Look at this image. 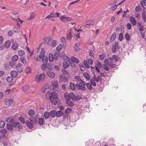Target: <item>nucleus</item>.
Listing matches in <instances>:
<instances>
[{"instance_id":"nucleus-44","label":"nucleus","mask_w":146,"mask_h":146,"mask_svg":"<svg viewBox=\"0 0 146 146\" xmlns=\"http://www.w3.org/2000/svg\"><path fill=\"white\" fill-rule=\"evenodd\" d=\"M62 74L64 75H68L69 74L68 72L64 69H62Z\"/></svg>"},{"instance_id":"nucleus-30","label":"nucleus","mask_w":146,"mask_h":146,"mask_svg":"<svg viewBox=\"0 0 146 146\" xmlns=\"http://www.w3.org/2000/svg\"><path fill=\"white\" fill-rule=\"evenodd\" d=\"M83 75L86 79L88 80H89L90 79V75L87 73H84L83 74Z\"/></svg>"},{"instance_id":"nucleus-22","label":"nucleus","mask_w":146,"mask_h":146,"mask_svg":"<svg viewBox=\"0 0 146 146\" xmlns=\"http://www.w3.org/2000/svg\"><path fill=\"white\" fill-rule=\"evenodd\" d=\"M38 123L40 125H43L44 123V120L43 118L40 117L38 119Z\"/></svg>"},{"instance_id":"nucleus-42","label":"nucleus","mask_w":146,"mask_h":146,"mask_svg":"<svg viewBox=\"0 0 146 146\" xmlns=\"http://www.w3.org/2000/svg\"><path fill=\"white\" fill-rule=\"evenodd\" d=\"M82 99V97L80 95H77L76 96H75L74 100H79Z\"/></svg>"},{"instance_id":"nucleus-4","label":"nucleus","mask_w":146,"mask_h":146,"mask_svg":"<svg viewBox=\"0 0 146 146\" xmlns=\"http://www.w3.org/2000/svg\"><path fill=\"white\" fill-rule=\"evenodd\" d=\"M6 121L10 123L13 127H16L17 126V123L13 119H11L10 117L7 118Z\"/></svg>"},{"instance_id":"nucleus-23","label":"nucleus","mask_w":146,"mask_h":146,"mask_svg":"<svg viewBox=\"0 0 146 146\" xmlns=\"http://www.w3.org/2000/svg\"><path fill=\"white\" fill-rule=\"evenodd\" d=\"M71 58L72 61L73 62H74L77 64L79 63V60L74 57L72 56L71 57Z\"/></svg>"},{"instance_id":"nucleus-21","label":"nucleus","mask_w":146,"mask_h":146,"mask_svg":"<svg viewBox=\"0 0 146 146\" xmlns=\"http://www.w3.org/2000/svg\"><path fill=\"white\" fill-rule=\"evenodd\" d=\"M28 113L30 117L33 116L35 115V111L31 109L28 111Z\"/></svg>"},{"instance_id":"nucleus-3","label":"nucleus","mask_w":146,"mask_h":146,"mask_svg":"<svg viewBox=\"0 0 146 146\" xmlns=\"http://www.w3.org/2000/svg\"><path fill=\"white\" fill-rule=\"evenodd\" d=\"M23 67L21 63L17 64L15 66V69L18 73H21L23 71Z\"/></svg>"},{"instance_id":"nucleus-7","label":"nucleus","mask_w":146,"mask_h":146,"mask_svg":"<svg viewBox=\"0 0 146 146\" xmlns=\"http://www.w3.org/2000/svg\"><path fill=\"white\" fill-rule=\"evenodd\" d=\"M120 48V47L118 46V42H116L114 46H113L112 48V50L113 53H115L116 52L117 50Z\"/></svg>"},{"instance_id":"nucleus-51","label":"nucleus","mask_w":146,"mask_h":146,"mask_svg":"<svg viewBox=\"0 0 146 146\" xmlns=\"http://www.w3.org/2000/svg\"><path fill=\"white\" fill-rule=\"evenodd\" d=\"M62 44H60L56 48V50L57 51H59L60 50H61V49L62 48Z\"/></svg>"},{"instance_id":"nucleus-18","label":"nucleus","mask_w":146,"mask_h":146,"mask_svg":"<svg viewBox=\"0 0 146 146\" xmlns=\"http://www.w3.org/2000/svg\"><path fill=\"white\" fill-rule=\"evenodd\" d=\"M137 27L139 28V31L140 32L143 31L144 29L143 27L142 26L141 23L140 22H138L137 24Z\"/></svg>"},{"instance_id":"nucleus-56","label":"nucleus","mask_w":146,"mask_h":146,"mask_svg":"<svg viewBox=\"0 0 146 146\" xmlns=\"http://www.w3.org/2000/svg\"><path fill=\"white\" fill-rule=\"evenodd\" d=\"M17 128H18L19 129H21L22 128V126L21 124L19 122L17 123Z\"/></svg>"},{"instance_id":"nucleus-11","label":"nucleus","mask_w":146,"mask_h":146,"mask_svg":"<svg viewBox=\"0 0 146 146\" xmlns=\"http://www.w3.org/2000/svg\"><path fill=\"white\" fill-rule=\"evenodd\" d=\"M47 74L51 78H53L55 76V74L54 72L50 71H48L47 72Z\"/></svg>"},{"instance_id":"nucleus-55","label":"nucleus","mask_w":146,"mask_h":146,"mask_svg":"<svg viewBox=\"0 0 146 146\" xmlns=\"http://www.w3.org/2000/svg\"><path fill=\"white\" fill-rule=\"evenodd\" d=\"M56 41L55 40H53L52 41V42L51 43V45L52 47H54L56 46Z\"/></svg>"},{"instance_id":"nucleus-8","label":"nucleus","mask_w":146,"mask_h":146,"mask_svg":"<svg viewBox=\"0 0 146 146\" xmlns=\"http://www.w3.org/2000/svg\"><path fill=\"white\" fill-rule=\"evenodd\" d=\"M29 120L33 124H36L37 123V120L35 117H30Z\"/></svg>"},{"instance_id":"nucleus-10","label":"nucleus","mask_w":146,"mask_h":146,"mask_svg":"<svg viewBox=\"0 0 146 146\" xmlns=\"http://www.w3.org/2000/svg\"><path fill=\"white\" fill-rule=\"evenodd\" d=\"M130 21L132 24L134 26H135L137 24L135 18L132 16H131L130 17Z\"/></svg>"},{"instance_id":"nucleus-32","label":"nucleus","mask_w":146,"mask_h":146,"mask_svg":"<svg viewBox=\"0 0 146 146\" xmlns=\"http://www.w3.org/2000/svg\"><path fill=\"white\" fill-rule=\"evenodd\" d=\"M70 89L72 90H74L76 89L75 85L72 82L70 83Z\"/></svg>"},{"instance_id":"nucleus-12","label":"nucleus","mask_w":146,"mask_h":146,"mask_svg":"<svg viewBox=\"0 0 146 146\" xmlns=\"http://www.w3.org/2000/svg\"><path fill=\"white\" fill-rule=\"evenodd\" d=\"M18 72L16 71L12 70L11 72V74L13 78H15L18 75Z\"/></svg>"},{"instance_id":"nucleus-27","label":"nucleus","mask_w":146,"mask_h":146,"mask_svg":"<svg viewBox=\"0 0 146 146\" xmlns=\"http://www.w3.org/2000/svg\"><path fill=\"white\" fill-rule=\"evenodd\" d=\"M116 37V33L114 32L113 33L111 36L110 41H113L115 39Z\"/></svg>"},{"instance_id":"nucleus-64","label":"nucleus","mask_w":146,"mask_h":146,"mask_svg":"<svg viewBox=\"0 0 146 146\" xmlns=\"http://www.w3.org/2000/svg\"><path fill=\"white\" fill-rule=\"evenodd\" d=\"M100 59V60H103L105 58V55L104 54H101L99 55Z\"/></svg>"},{"instance_id":"nucleus-29","label":"nucleus","mask_w":146,"mask_h":146,"mask_svg":"<svg viewBox=\"0 0 146 146\" xmlns=\"http://www.w3.org/2000/svg\"><path fill=\"white\" fill-rule=\"evenodd\" d=\"M64 55H62V58L65 61L68 62L70 60V58L68 56H66L64 53Z\"/></svg>"},{"instance_id":"nucleus-14","label":"nucleus","mask_w":146,"mask_h":146,"mask_svg":"<svg viewBox=\"0 0 146 146\" xmlns=\"http://www.w3.org/2000/svg\"><path fill=\"white\" fill-rule=\"evenodd\" d=\"M60 52L56 51L55 52L54 55V59L56 60L58 59L59 57Z\"/></svg>"},{"instance_id":"nucleus-48","label":"nucleus","mask_w":146,"mask_h":146,"mask_svg":"<svg viewBox=\"0 0 146 146\" xmlns=\"http://www.w3.org/2000/svg\"><path fill=\"white\" fill-rule=\"evenodd\" d=\"M84 64L86 68H90V67L88 64L86 60H84Z\"/></svg>"},{"instance_id":"nucleus-39","label":"nucleus","mask_w":146,"mask_h":146,"mask_svg":"<svg viewBox=\"0 0 146 146\" xmlns=\"http://www.w3.org/2000/svg\"><path fill=\"white\" fill-rule=\"evenodd\" d=\"M9 66L11 67H14L16 66V63L12 61H10L9 62Z\"/></svg>"},{"instance_id":"nucleus-49","label":"nucleus","mask_w":146,"mask_h":146,"mask_svg":"<svg viewBox=\"0 0 146 146\" xmlns=\"http://www.w3.org/2000/svg\"><path fill=\"white\" fill-rule=\"evenodd\" d=\"M70 97L72 100H74L75 97V95L73 93H71L69 94Z\"/></svg>"},{"instance_id":"nucleus-59","label":"nucleus","mask_w":146,"mask_h":146,"mask_svg":"<svg viewBox=\"0 0 146 146\" xmlns=\"http://www.w3.org/2000/svg\"><path fill=\"white\" fill-rule=\"evenodd\" d=\"M35 15L34 13H32L31 14V15L30 17L28 19V20H30L34 19L35 17Z\"/></svg>"},{"instance_id":"nucleus-35","label":"nucleus","mask_w":146,"mask_h":146,"mask_svg":"<svg viewBox=\"0 0 146 146\" xmlns=\"http://www.w3.org/2000/svg\"><path fill=\"white\" fill-rule=\"evenodd\" d=\"M142 17L144 22H146V15L145 12L142 13Z\"/></svg>"},{"instance_id":"nucleus-24","label":"nucleus","mask_w":146,"mask_h":146,"mask_svg":"<svg viewBox=\"0 0 146 146\" xmlns=\"http://www.w3.org/2000/svg\"><path fill=\"white\" fill-rule=\"evenodd\" d=\"M56 116L57 117H60L63 114V112L61 110H58L56 112Z\"/></svg>"},{"instance_id":"nucleus-6","label":"nucleus","mask_w":146,"mask_h":146,"mask_svg":"<svg viewBox=\"0 0 146 146\" xmlns=\"http://www.w3.org/2000/svg\"><path fill=\"white\" fill-rule=\"evenodd\" d=\"M4 103L7 105H11L14 104V102L12 99H7L5 101Z\"/></svg>"},{"instance_id":"nucleus-2","label":"nucleus","mask_w":146,"mask_h":146,"mask_svg":"<svg viewBox=\"0 0 146 146\" xmlns=\"http://www.w3.org/2000/svg\"><path fill=\"white\" fill-rule=\"evenodd\" d=\"M45 76L43 74H41L40 75H37L35 77V80L38 82H39L41 80H43L45 78Z\"/></svg>"},{"instance_id":"nucleus-50","label":"nucleus","mask_w":146,"mask_h":146,"mask_svg":"<svg viewBox=\"0 0 146 146\" xmlns=\"http://www.w3.org/2000/svg\"><path fill=\"white\" fill-rule=\"evenodd\" d=\"M61 18H64L65 19H66L67 21H69L72 20V19L71 18L68 17H66L64 16H62Z\"/></svg>"},{"instance_id":"nucleus-46","label":"nucleus","mask_w":146,"mask_h":146,"mask_svg":"<svg viewBox=\"0 0 146 146\" xmlns=\"http://www.w3.org/2000/svg\"><path fill=\"white\" fill-rule=\"evenodd\" d=\"M123 35L122 33H120L119 36V40L120 41H122L123 39Z\"/></svg>"},{"instance_id":"nucleus-62","label":"nucleus","mask_w":146,"mask_h":146,"mask_svg":"<svg viewBox=\"0 0 146 146\" xmlns=\"http://www.w3.org/2000/svg\"><path fill=\"white\" fill-rule=\"evenodd\" d=\"M48 65L49 64L48 63L46 64V65L44 64H42L41 66L42 69H45V67H46V68H48Z\"/></svg>"},{"instance_id":"nucleus-47","label":"nucleus","mask_w":146,"mask_h":146,"mask_svg":"<svg viewBox=\"0 0 146 146\" xmlns=\"http://www.w3.org/2000/svg\"><path fill=\"white\" fill-rule=\"evenodd\" d=\"M5 125V123L3 121H0V127L1 128H3Z\"/></svg>"},{"instance_id":"nucleus-28","label":"nucleus","mask_w":146,"mask_h":146,"mask_svg":"<svg viewBox=\"0 0 146 146\" xmlns=\"http://www.w3.org/2000/svg\"><path fill=\"white\" fill-rule=\"evenodd\" d=\"M13 127L10 124L8 123L7 124V128L8 130L11 131L13 130Z\"/></svg>"},{"instance_id":"nucleus-54","label":"nucleus","mask_w":146,"mask_h":146,"mask_svg":"<svg viewBox=\"0 0 146 146\" xmlns=\"http://www.w3.org/2000/svg\"><path fill=\"white\" fill-rule=\"evenodd\" d=\"M141 8L140 6H138L135 7V10L136 12L141 11Z\"/></svg>"},{"instance_id":"nucleus-38","label":"nucleus","mask_w":146,"mask_h":146,"mask_svg":"<svg viewBox=\"0 0 146 146\" xmlns=\"http://www.w3.org/2000/svg\"><path fill=\"white\" fill-rule=\"evenodd\" d=\"M107 65L111 68H114L115 67L116 65L113 63L111 62H109L107 64Z\"/></svg>"},{"instance_id":"nucleus-5","label":"nucleus","mask_w":146,"mask_h":146,"mask_svg":"<svg viewBox=\"0 0 146 146\" xmlns=\"http://www.w3.org/2000/svg\"><path fill=\"white\" fill-rule=\"evenodd\" d=\"M76 86L77 88L82 91H85L86 90V88L84 85L81 83V82H79V84H76Z\"/></svg>"},{"instance_id":"nucleus-37","label":"nucleus","mask_w":146,"mask_h":146,"mask_svg":"<svg viewBox=\"0 0 146 146\" xmlns=\"http://www.w3.org/2000/svg\"><path fill=\"white\" fill-rule=\"evenodd\" d=\"M44 117L46 119H47L48 118L50 115V113L46 111L44 113Z\"/></svg>"},{"instance_id":"nucleus-53","label":"nucleus","mask_w":146,"mask_h":146,"mask_svg":"<svg viewBox=\"0 0 146 146\" xmlns=\"http://www.w3.org/2000/svg\"><path fill=\"white\" fill-rule=\"evenodd\" d=\"M7 129H1L0 130V133L3 134H5L7 132Z\"/></svg>"},{"instance_id":"nucleus-58","label":"nucleus","mask_w":146,"mask_h":146,"mask_svg":"<svg viewBox=\"0 0 146 146\" xmlns=\"http://www.w3.org/2000/svg\"><path fill=\"white\" fill-rule=\"evenodd\" d=\"M72 111V110L70 108H68L65 110V112L69 114Z\"/></svg>"},{"instance_id":"nucleus-60","label":"nucleus","mask_w":146,"mask_h":146,"mask_svg":"<svg viewBox=\"0 0 146 146\" xmlns=\"http://www.w3.org/2000/svg\"><path fill=\"white\" fill-rule=\"evenodd\" d=\"M72 37V33L71 32H69L67 35V38L68 40H70Z\"/></svg>"},{"instance_id":"nucleus-52","label":"nucleus","mask_w":146,"mask_h":146,"mask_svg":"<svg viewBox=\"0 0 146 146\" xmlns=\"http://www.w3.org/2000/svg\"><path fill=\"white\" fill-rule=\"evenodd\" d=\"M88 64L90 65H92L93 63L92 60L90 58H88Z\"/></svg>"},{"instance_id":"nucleus-15","label":"nucleus","mask_w":146,"mask_h":146,"mask_svg":"<svg viewBox=\"0 0 146 146\" xmlns=\"http://www.w3.org/2000/svg\"><path fill=\"white\" fill-rule=\"evenodd\" d=\"M27 127L29 129H32L33 127V125L32 124V123H31L30 121L27 120L26 121L25 123Z\"/></svg>"},{"instance_id":"nucleus-16","label":"nucleus","mask_w":146,"mask_h":146,"mask_svg":"<svg viewBox=\"0 0 146 146\" xmlns=\"http://www.w3.org/2000/svg\"><path fill=\"white\" fill-rule=\"evenodd\" d=\"M19 44L17 42H14L12 46V49L14 50H15L17 49L19 46Z\"/></svg>"},{"instance_id":"nucleus-45","label":"nucleus","mask_w":146,"mask_h":146,"mask_svg":"<svg viewBox=\"0 0 146 146\" xmlns=\"http://www.w3.org/2000/svg\"><path fill=\"white\" fill-rule=\"evenodd\" d=\"M63 67L66 69L69 66V64L66 62H64L63 64Z\"/></svg>"},{"instance_id":"nucleus-61","label":"nucleus","mask_w":146,"mask_h":146,"mask_svg":"<svg viewBox=\"0 0 146 146\" xmlns=\"http://www.w3.org/2000/svg\"><path fill=\"white\" fill-rule=\"evenodd\" d=\"M112 57L113 59L116 62L118 61V57L117 56H116L115 55H113Z\"/></svg>"},{"instance_id":"nucleus-13","label":"nucleus","mask_w":146,"mask_h":146,"mask_svg":"<svg viewBox=\"0 0 146 146\" xmlns=\"http://www.w3.org/2000/svg\"><path fill=\"white\" fill-rule=\"evenodd\" d=\"M51 84L52 85L55 87V89H54V88H53V89L54 90H56V88L58 87V83L56 81H52L51 82Z\"/></svg>"},{"instance_id":"nucleus-36","label":"nucleus","mask_w":146,"mask_h":146,"mask_svg":"<svg viewBox=\"0 0 146 146\" xmlns=\"http://www.w3.org/2000/svg\"><path fill=\"white\" fill-rule=\"evenodd\" d=\"M66 103L68 105L70 106H73L74 104V103L72 102L70 100H66Z\"/></svg>"},{"instance_id":"nucleus-1","label":"nucleus","mask_w":146,"mask_h":146,"mask_svg":"<svg viewBox=\"0 0 146 146\" xmlns=\"http://www.w3.org/2000/svg\"><path fill=\"white\" fill-rule=\"evenodd\" d=\"M46 96H48L52 104L55 105L59 104H60V100L58 98V95L56 92H52V93L49 91L47 92Z\"/></svg>"},{"instance_id":"nucleus-25","label":"nucleus","mask_w":146,"mask_h":146,"mask_svg":"<svg viewBox=\"0 0 146 146\" xmlns=\"http://www.w3.org/2000/svg\"><path fill=\"white\" fill-rule=\"evenodd\" d=\"M18 59V57L17 55H15L12 56L11 59L12 61L15 62H16Z\"/></svg>"},{"instance_id":"nucleus-43","label":"nucleus","mask_w":146,"mask_h":146,"mask_svg":"<svg viewBox=\"0 0 146 146\" xmlns=\"http://www.w3.org/2000/svg\"><path fill=\"white\" fill-rule=\"evenodd\" d=\"M19 120L23 124L26 123L25 119L22 117H20L19 118Z\"/></svg>"},{"instance_id":"nucleus-20","label":"nucleus","mask_w":146,"mask_h":146,"mask_svg":"<svg viewBox=\"0 0 146 146\" xmlns=\"http://www.w3.org/2000/svg\"><path fill=\"white\" fill-rule=\"evenodd\" d=\"M11 44V41L9 40H7L6 41L5 43V46L7 48L10 47Z\"/></svg>"},{"instance_id":"nucleus-63","label":"nucleus","mask_w":146,"mask_h":146,"mask_svg":"<svg viewBox=\"0 0 146 146\" xmlns=\"http://www.w3.org/2000/svg\"><path fill=\"white\" fill-rule=\"evenodd\" d=\"M51 15H49L46 17L45 18V19L47 18L50 19L52 17H54V14L53 13H51Z\"/></svg>"},{"instance_id":"nucleus-31","label":"nucleus","mask_w":146,"mask_h":146,"mask_svg":"<svg viewBox=\"0 0 146 146\" xmlns=\"http://www.w3.org/2000/svg\"><path fill=\"white\" fill-rule=\"evenodd\" d=\"M86 85L87 87L89 90H92V85L90 83H87L86 84Z\"/></svg>"},{"instance_id":"nucleus-57","label":"nucleus","mask_w":146,"mask_h":146,"mask_svg":"<svg viewBox=\"0 0 146 146\" xmlns=\"http://www.w3.org/2000/svg\"><path fill=\"white\" fill-rule=\"evenodd\" d=\"M54 59V56H53L52 54H49V60L51 62Z\"/></svg>"},{"instance_id":"nucleus-26","label":"nucleus","mask_w":146,"mask_h":146,"mask_svg":"<svg viewBox=\"0 0 146 146\" xmlns=\"http://www.w3.org/2000/svg\"><path fill=\"white\" fill-rule=\"evenodd\" d=\"M18 53L19 56H23L25 54V52L24 50H20L18 51Z\"/></svg>"},{"instance_id":"nucleus-9","label":"nucleus","mask_w":146,"mask_h":146,"mask_svg":"<svg viewBox=\"0 0 146 146\" xmlns=\"http://www.w3.org/2000/svg\"><path fill=\"white\" fill-rule=\"evenodd\" d=\"M23 91L25 93H27L29 92V87L28 85H25L22 87Z\"/></svg>"},{"instance_id":"nucleus-33","label":"nucleus","mask_w":146,"mask_h":146,"mask_svg":"<svg viewBox=\"0 0 146 146\" xmlns=\"http://www.w3.org/2000/svg\"><path fill=\"white\" fill-rule=\"evenodd\" d=\"M20 61L22 63L25 64H26L27 63L26 59L24 57L21 58L20 59Z\"/></svg>"},{"instance_id":"nucleus-41","label":"nucleus","mask_w":146,"mask_h":146,"mask_svg":"<svg viewBox=\"0 0 146 146\" xmlns=\"http://www.w3.org/2000/svg\"><path fill=\"white\" fill-rule=\"evenodd\" d=\"M13 78L12 77L8 76L6 78L7 81L9 83H11L13 81Z\"/></svg>"},{"instance_id":"nucleus-17","label":"nucleus","mask_w":146,"mask_h":146,"mask_svg":"<svg viewBox=\"0 0 146 146\" xmlns=\"http://www.w3.org/2000/svg\"><path fill=\"white\" fill-rule=\"evenodd\" d=\"M44 50L43 48H42L40 54L39 55V58L42 59L44 57Z\"/></svg>"},{"instance_id":"nucleus-34","label":"nucleus","mask_w":146,"mask_h":146,"mask_svg":"<svg viewBox=\"0 0 146 146\" xmlns=\"http://www.w3.org/2000/svg\"><path fill=\"white\" fill-rule=\"evenodd\" d=\"M125 38L127 40H130V36L129 34L128 33H126L125 35Z\"/></svg>"},{"instance_id":"nucleus-19","label":"nucleus","mask_w":146,"mask_h":146,"mask_svg":"<svg viewBox=\"0 0 146 146\" xmlns=\"http://www.w3.org/2000/svg\"><path fill=\"white\" fill-rule=\"evenodd\" d=\"M50 117L52 118L56 116V111L55 110H52L49 112Z\"/></svg>"},{"instance_id":"nucleus-40","label":"nucleus","mask_w":146,"mask_h":146,"mask_svg":"<svg viewBox=\"0 0 146 146\" xmlns=\"http://www.w3.org/2000/svg\"><path fill=\"white\" fill-rule=\"evenodd\" d=\"M141 3L142 7L144 9H145V8L144 7V5L146 6V0H142V1H141Z\"/></svg>"}]
</instances>
